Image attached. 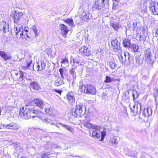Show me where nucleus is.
<instances>
[{
  "instance_id": "obj_46",
  "label": "nucleus",
  "mask_w": 158,
  "mask_h": 158,
  "mask_svg": "<svg viewBox=\"0 0 158 158\" xmlns=\"http://www.w3.org/2000/svg\"><path fill=\"white\" fill-rule=\"evenodd\" d=\"M63 127H64V128H66L68 130L71 132H72L73 131L72 129L71 128V127L69 126L64 124Z\"/></svg>"
},
{
  "instance_id": "obj_56",
  "label": "nucleus",
  "mask_w": 158,
  "mask_h": 158,
  "mask_svg": "<svg viewBox=\"0 0 158 158\" xmlns=\"http://www.w3.org/2000/svg\"><path fill=\"white\" fill-rule=\"evenodd\" d=\"M17 147H18V148H17V147H16V148H17V150H18V149H19V150L20 151V150H21V151H22V148H18L19 146H17Z\"/></svg>"
},
{
  "instance_id": "obj_14",
  "label": "nucleus",
  "mask_w": 158,
  "mask_h": 158,
  "mask_svg": "<svg viewBox=\"0 0 158 158\" xmlns=\"http://www.w3.org/2000/svg\"><path fill=\"white\" fill-rule=\"evenodd\" d=\"M9 28L8 23L4 21H0V30L3 31L4 32L6 33L8 32Z\"/></svg>"
},
{
  "instance_id": "obj_55",
  "label": "nucleus",
  "mask_w": 158,
  "mask_h": 158,
  "mask_svg": "<svg viewBox=\"0 0 158 158\" xmlns=\"http://www.w3.org/2000/svg\"><path fill=\"white\" fill-rule=\"evenodd\" d=\"M158 94V89H157L154 93V95L155 96V95H156L157 96Z\"/></svg>"
},
{
  "instance_id": "obj_12",
  "label": "nucleus",
  "mask_w": 158,
  "mask_h": 158,
  "mask_svg": "<svg viewBox=\"0 0 158 158\" xmlns=\"http://www.w3.org/2000/svg\"><path fill=\"white\" fill-rule=\"evenodd\" d=\"M79 53L84 56H89L91 55V52L86 46H83L81 47L79 50Z\"/></svg>"
},
{
  "instance_id": "obj_43",
  "label": "nucleus",
  "mask_w": 158,
  "mask_h": 158,
  "mask_svg": "<svg viewBox=\"0 0 158 158\" xmlns=\"http://www.w3.org/2000/svg\"><path fill=\"white\" fill-rule=\"evenodd\" d=\"M105 80L104 81V82L106 83L110 82L112 81L113 79L110 78L108 76H106L105 77Z\"/></svg>"
},
{
  "instance_id": "obj_7",
  "label": "nucleus",
  "mask_w": 158,
  "mask_h": 158,
  "mask_svg": "<svg viewBox=\"0 0 158 158\" xmlns=\"http://www.w3.org/2000/svg\"><path fill=\"white\" fill-rule=\"evenodd\" d=\"M21 28L20 26L17 27L15 25L10 31L11 34L15 36L16 38H20L23 35V31H21Z\"/></svg>"
},
{
  "instance_id": "obj_31",
  "label": "nucleus",
  "mask_w": 158,
  "mask_h": 158,
  "mask_svg": "<svg viewBox=\"0 0 158 158\" xmlns=\"http://www.w3.org/2000/svg\"><path fill=\"white\" fill-rule=\"evenodd\" d=\"M69 73L72 75L73 79L74 80L76 78V77L75 69L73 68H72L70 69L69 71Z\"/></svg>"
},
{
  "instance_id": "obj_2",
  "label": "nucleus",
  "mask_w": 158,
  "mask_h": 158,
  "mask_svg": "<svg viewBox=\"0 0 158 158\" xmlns=\"http://www.w3.org/2000/svg\"><path fill=\"white\" fill-rule=\"evenodd\" d=\"M33 111L32 108L23 107L20 109L19 114L25 119H29L32 117L33 118L35 116L33 115L32 111Z\"/></svg>"
},
{
  "instance_id": "obj_23",
  "label": "nucleus",
  "mask_w": 158,
  "mask_h": 158,
  "mask_svg": "<svg viewBox=\"0 0 158 158\" xmlns=\"http://www.w3.org/2000/svg\"><path fill=\"white\" fill-rule=\"evenodd\" d=\"M30 87L34 90H38L40 89L39 85L36 81H33L30 85Z\"/></svg>"
},
{
  "instance_id": "obj_5",
  "label": "nucleus",
  "mask_w": 158,
  "mask_h": 158,
  "mask_svg": "<svg viewBox=\"0 0 158 158\" xmlns=\"http://www.w3.org/2000/svg\"><path fill=\"white\" fill-rule=\"evenodd\" d=\"M109 44L110 49L115 52L119 53L121 51L122 49L120 47V43L117 39L112 40Z\"/></svg>"
},
{
  "instance_id": "obj_20",
  "label": "nucleus",
  "mask_w": 158,
  "mask_h": 158,
  "mask_svg": "<svg viewBox=\"0 0 158 158\" xmlns=\"http://www.w3.org/2000/svg\"><path fill=\"white\" fill-rule=\"evenodd\" d=\"M67 98L69 103H71V104L75 102V98L74 94L72 92H69L68 93L67 95Z\"/></svg>"
},
{
  "instance_id": "obj_61",
  "label": "nucleus",
  "mask_w": 158,
  "mask_h": 158,
  "mask_svg": "<svg viewBox=\"0 0 158 158\" xmlns=\"http://www.w3.org/2000/svg\"><path fill=\"white\" fill-rule=\"evenodd\" d=\"M137 55L135 56V59H136V62L138 60H137Z\"/></svg>"
},
{
  "instance_id": "obj_22",
  "label": "nucleus",
  "mask_w": 158,
  "mask_h": 158,
  "mask_svg": "<svg viewBox=\"0 0 158 158\" xmlns=\"http://www.w3.org/2000/svg\"><path fill=\"white\" fill-rule=\"evenodd\" d=\"M144 53L145 55V57L146 58V61H147L148 63H151V58L152 56H151V52L150 50H147L145 51Z\"/></svg>"
},
{
  "instance_id": "obj_13",
  "label": "nucleus",
  "mask_w": 158,
  "mask_h": 158,
  "mask_svg": "<svg viewBox=\"0 0 158 158\" xmlns=\"http://www.w3.org/2000/svg\"><path fill=\"white\" fill-rule=\"evenodd\" d=\"M119 59L122 64L124 63L126 61L128 60L130 58V55L128 52H124L121 53L118 56Z\"/></svg>"
},
{
  "instance_id": "obj_10",
  "label": "nucleus",
  "mask_w": 158,
  "mask_h": 158,
  "mask_svg": "<svg viewBox=\"0 0 158 158\" xmlns=\"http://www.w3.org/2000/svg\"><path fill=\"white\" fill-rule=\"evenodd\" d=\"M106 135V132L104 131L100 133L99 131L94 130L92 133V135L93 137H96L97 139L101 141L103 140Z\"/></svg>"
},
{
  "instance_id": "obj_15",
  "label": "nucleus",
  "mask_w": 158,
  "mask_h": 158,
  "mask_svg": "<svg viewBox=\"0 0 158 158\" xmlns=\"http://www.w3.org/2000/svg\"><path fill=\"white\" fill-rule=\"evenodd\" d=\"M59 27L61 31L60 33L62 35H66L67 34L69 31V29L67 26L64 24H60Z\"/></svg>"
},
{
  "instance_id": "obj_48",
  "label": "nucleus",
  "mask_w": 158,
  "mask_h": 158,
  "mask_svg": "<svg viewBox=\"0 0 158 158\" xmlns=\"http://www.w3.org/2000/svg\"><path fill=\"white\" fill-rule=\"evenodd\" d=\"M122 115L124 117H127L128 115V114L127 113V110L125 109H124L123 111L122 112Z\"/></svg>"
},
{
  "instance_id": "obj_36",
  "label": "nucleus",
  "mask_w": 158,
  "mask_h": 158,
  "mask_svg": "<svg viewBox=\"0 0 158 158\" xmlns=\"http://www.w3.org/2000/svg\"><path fill=\"white\" fill-rule=\"evenodd\" d=\"M33 69L35 70L34 68H35V69H37L38 71H41L40 70V65L39 64L38 62H36L35 64H34L33 65Z\"/></svg>"
},
{
  "instance_id": "obj_6",
  "label": "nucleus",
  "mask_w": 158,
  "mask_h": 158,
  "mask_svg": "<svg viewBox=\"0 0 158 158\" xmlns=\"http://www.w3.org/2000/svg\"><path fill=\"white\" fill-rule=\"evenodd\" d=\"M31 31L33 32L34 34V36L33 37L31 35H29L28 34L26 33L27 37L28 38H32L33 37V40L32 39V43H35L36 42H39L40 41V39H37L38 36L40 35V33L38 32V29L37 27L35 25H33L31 28Z\"/></svg>"
},
{
  "instance_id": "obj_53",
  "label": "nucleus",
  "mask_w": 158,
  "mask_h": 158,
  "mask_svg": "<svg viewBox=\"0 0 158 158\" xmlns=\"http://www.w3.org/2000/svg\"><path fill=\"white\" fill-rule=\"evenodd\" d=\"M54 90L56 92L61 95V93H62V91L61 90H57V89H54Z\"/></svg>"
},
{
  "instance_id": "obj_60",
  "label": "nucleus",
  "mask_w": 158,
  "mask_h": 158,
  "mask_svg": "<svg viewBox=\"0 0 158 158\" xmlns=\"http://www.w3.org/2000/svg\"><path fill=\"white\" fill-rule=\"evenodd\" d=\"M15 74L16 76H18L19 75V73H15Z\"/></svg>"
},
{
  "instance_id": "obj_50",
  "label": "nucleus",
  "mask_w": 158,
  "mask_h": 158,
  "mask_svg": "<svg viewBox=\"0 0 158 158\" xmlns=\"http://www.w3.org/2000/svg\"><path fill=\"white\" fill-rule=\"evenodd\" d=\"M55 125L56 127L59 128L60 127H63V126H64V124H63L62 123H56V124Z\"/></svg>"
},
{
  "instance_id": "obj_59",
  "label": "nucleus",
  "mask_w": 158,
  "mask_h": 158,
  "mask_svg": "<svg viewBox=\"0 0 158 158\" xmlns=\"http://www.w3.org/2000/svg\"><path fill=\"white\" fill-rule=\"evenodd\" d=\"M132 96L133 98V100H134L135 99V94H133Z\"/></svg>"
},
{
  "instance_id": "obj_35",
  "label": "nucleus",
  "mask_w": 158,
  "mask_h": 158,
  "mask_svg": "<svg viewBox=\"0 0 158 158\" xmlns=\"http://www.w3.org/2000/svg\"><path fill=\"white\" fill-rule=\"evenodd\" d=\"M32 62V60L30 59H29L27 60L26 62V67H24V68L27 69H28L30 67L31 64Z\"/></svg>"
},
{
  "instance_id": "obj_37",
  "label": "nucleus",
  "mask_w": 158,
  "mask_h": 158,
  "mask_svg": "<svg viewBox=\"0 0 158 158\" xmlns=\"http://www.w3.org/2000/svg\"><path fill=\"white\" fill-rule=\"evenodd\" d=\"M120 0H113V9H115L116 6L118 4V2H120Z\"/></svg>"
},
{
  "instance_id": "obj_51",
  "label": "nucleus",
  "mask_w": 158,
  "mask_h": 158,
  "mask_svg": "<svg viewBox=\"0 0 158 158\" xmlns=\"http://www.w3.org/2000/svg\"><path fill=\"white\" fill-rule=\"evenodd\" d=\"M137 23H136V24L135 26H134L135 23H134V31H136V35H137H137L138 34V33H137L138 28L137 27Z\"/></svg>"
},
{
  "instance_id": "obj_47",
  "label": "nucleus",
  "mask_w": 158,
  "mask_h": 158,
  "mask_svg": "<svg viewBox=\"0 0 158 158\" xmlns=\"http://www.w3.org/2000/svg\"><path fill=\"white\" fill-rule=\"evenodd\" d=\"M41 65L40 70H42L43 69H44L45 68L46 64L43 61H41Z\"/></svg>"
},
{
  "instance_id": "obj_8",
  "label": "nucleus",
  "mask_w": 158,
  "mask_h": 158,
  "mask_svg": "<svg viewBox=\"0 0 158 158\" xmlns=\"http://www.w3.org/2000/svg\"><path fill=\"white\" fill-rule=\"evenodd\" d=\"M23 15V13L21 12L15 11L12 12L10 16L14 20V23L17 24L19 23L20 18L22 17Z\"/></svg>"
},
{
  "instance_id": "obj_45",
  "label": "nucleus",
  "mask_w": 158,
  "mask_h": 158,
  "mask_svg": "<svg viewBox=\"0 0 158 158\" xmlns=\"http://www.w3.org/2000/svg\"><path fill=\"white\" fill-rule=\"evenodd\" d=\"M44 108H45V112L48 114H51L52 109H51L50 107L46 108L45 106Z\"/></svg>"
},
{
  "instance_id": "obj_63",
  "label": "nucleus",
  "mask_w": 158,
  "mask_h": 158,
  "mask_svg": "<svg viewBox=\"0 0 158 158\" xmlns=\"http://www.w3.org/2000/svg\"><path fill=\"white\" fill-rule=\"evenodd\" d=\"M1 109H0V115H1Z\"/></svg>"
},
{
  "instance_id": "obj_25",
  "label": "nucleus",
  "mask_w": 158,
  "mask_h": 158,
  "mask_svg": "<svg viewBox=\"0 0 158 158\" xmlns=\"http://www.w3.org/2000/svg\"><path fill=\"white\" fill-rule=\"evenodd\" d=\"M63 79L62 78L61 79L60 77H58L55 80L54 82V85L57 86H59L64 84Z\"/></svg>"
},
{
  "instance_id": "obj_26",
  "label": "nucleus",
  "mask_w": 158,
  "mask_h": 158,
  "mask_svg": "<svg viewBox=\"0 0 158 158\" xmlns=\"http://www.w3.org/2000/svg\"><path fill=\"white\" fill-rule=\"evenodd\" d=\"M140 11L141 12H140L141 15H140L141 16L144 15V13L147 14V9L146 3H144L143 4L142 7H141V11Z\"/></svg>"
},
{
  "instance_id": "obj_38",
  "label": "nucleus",
  "mask_w": 158,
  "mask_h": 158,
  "mask_svg": "<svg viewBox=\"0 0 158 158\" xmlns=\"http://www.w3.org/2000/svg\"><path fill=\"white\" fill-rule=\"evenodd\" d=\"M135 104L133 106V108H131V107H130V109H131V111L133 112V115H135L137 114V109H138L137 105V106H136V111H135V112H136V113L135 114Z\"/></svg>"
},
{
  "instance_id": "obj_42",
  "label": "nucleus",
  "mask_w": 158,
  "mask_h": 158,
  "mask_svg": "<svg viewBox=\"0 0 158 158\" xmlns=\"http://www.w3.org/2000/svg\"><path fill=\"white\" fill-rule=\"evenodd\" d=\"M32 109L34 110L33 111H32L33 115L34 114L37 115L38 114H39L41 113V111L38 109H35L34 108H32Z\"/></svg>"
},
{
  "instance_id": "obj_1",
  "label": "nucleus",
  "mask_w": 158,
  "mask_h": 158,
  "mask_svg": "<svg viewBox=\"0 0 158 158\" xmlns=\"http://www.w3.org/2000/svg\"><path fill=\"white\" fill-rule=\"evenodd\" d=\"M86 111L85 106L82 103H77L75 107H73L71 113L75 117H81L84 115Z\"/></svg>"
},
{
  "instance_id": "obj_9",
  "label": "nucleus",
  "mask_w": 158,
  "mask_h": 158,
  "mask_svg": "<svg viewBox=\"0 0 158 158\" xmlns=\"http://www.w3.org/2000/svg\"><path fill=\"white\" fill-rule=\"evenodd\" d=\"M78 12L80 13V16L81 17L83 21L86 22L89 19L90 14L88 12H85L82 7H81L79 9Z\"/></svg>"
},
{
  "instance_id": "obj_64",
  "label": "nucleus",
  "mask_w": 158,
  "mask_h": 158,
  "mask_svg": "<svg viewBox=\"0 0 158 158\" xmlns=\"http://www.w3.org/2000/svg\"><path fill=\"white\" fill-rule=\"evenodd\" d=\"M138 97V94H137L136 95V97L137 98Z\"/></svg>"
},
{
  "instance_id": "obj_29",
  "label": "nucleus",
  "mask_w": 158,
  "mask_h": 158,
  "mask_svg": "<svg viewBox=\"0 0 158 158\" xmlns=\"http://www.w3.org/2000/svg\"><path fill=\"white\" fill-rule=\"evenodd\" d=\"M64 22L66 23L69 25L71 27H74L73 26V19H67L64 20Z\"/></svg>"
},
{
  "instance_id": "obj_62",
  "label": "nucleus",
  "mask_w": 158,
  "mask_h": 158,
  "mask_svg": "<svg viewBox=\"0 0 158 158\" xmlns=\"http://www.w3.org/2000/svg\"><path fill=\"white\" fill-rule=\"evenodd\" d=\"M141 110H142L141 105V104H140V111H141Z\"/></svg>"
},
{
  "instance_id": "obj_54",
  "label": "nucleus",
  "mask_w": 158,
  "mask_h": 158,
  "mask_svg": "<svg viewBox=\"0 0 158 158\" xmlns=\"http://www.w3.org/2000/svg\"><path fill=\"white\" fill-rule=\"evenodd\" d=\"M3 128H5V125L2 124V123H0V129H2Z\"/></svg>"
},
{
  "instance_id": "obj_57",
  "label": "nucleus",
  "mask_w": 158,
  "mask_h": 158,
  "mask_svg": "<svg viewBox=\"0 0 158 158\" xmlns=\"http://www.w3.org/2000/svg\"><path fill=\"white\" fill-rule=\"evenodd\" d=\"M24 30L26 32H28V31L27 29V28H26V27H25L24 29Z\"/></svg>"
},
{
  "instance_id": "obj_30",
  "label": "nucleus",
  "mask_w": 158,
  "mask_h": 158,
  "mask_svg": "<svg viewBox=\"0 0 158 158\" xmlns=\"http://www.w3.org/2000/svg\"><path fill=\"white\" fill-rule=\"evenodd\" d=\"M110 25L113 28L115 31H117L120 27L119 25L117 23H110Z\"/></svg>"
},
{
  "instance_id": "obj_39",
  "label": "nucleus",
  "mask_w": 158,
  "mask_h": 158,
  "mask_svg": "<svg viewBox=\"0 0 158 158\" xmlns=\"http://www.w3.org/2000/svg\"><path fill=\"white\" fill-rule=\"evenodd\" d=\"M84 125L85 127L88 129L91 128L92 129L93 124H91L88 122H86L84 123Z\"/></svg>"
},
{
  "instance_id": "obj_41",
  "label": "nucleus",
  "mask_w": 158,
  "mask_h": 158,
  "mask_svg": "<svg viewBox=\"0 0 158 158\" xmlns=\"http://www.w3.org/2000/svg\"><path fill=\"white\" fill-rule=\"evenodd\" d=\"M80 57L78 56L77 57H76V58L74 59L73 61V64H74L76 63V64H77V66L78 65L80 62Z\"/></svg>"
},
{
  "instance_id": "obj_33",
  "label": "nucleus",
  "mask_w": 158,
  "mask_h": 158,
  "mask_svg": "<svg viewBox=\"0 0 158 158\" xmlns=\"http://www.w3.org/2000/svg\"><path fill=\"white\" fill-rule=\"evenodd\" d=\"M110 141L111 143H114L115 145H117L118 143L117 139L115 136L111 137L110 139Z\"/></svg>"
},
{
  "instance_id": "obj_52",
  "label": "nucleus",
  "mask_w": 158,
  "mask_h": 158,
  "mask_svg": "<svg viewBox=\"0 0 158 158\" xmlns=\"http://www.w3.org/2000/svg\"><path fill=\"white\" fill-rule=\"evenodd\" d=\"M42 158H48V155L47 154H43L41 156Z\"/></svg>"
},
{
  "instance_id": "obj_17",
  "label": "nucleus",
  "mask_w": 158,
  "mask_h": 158,
  "mask_svg": "<svg viewBox=\"0 0 158 158\" xmlns=\"http://www.w3.org/2000/svg\"><path fill=\"white\" fill-rule=\"evenodd\" d=\"M33 101L36 106L41 109H43L45 106V104L43 103L42 100L40 99H35Z\"/></svg>"
},
{
  "instance_id": "obj_19",
  "label": "nucleus",
  "mask_w": 158,
  "mask_h": 158,
  "mask_svg": "<svg viewBox=\"0 0 158 158\" xmlns=\"http://www.w3.org/2000/svg\"><path fill=\"white\" fill-rule=\"evenodd\" d=\"M152 113V110L151 108H144L142 112V115L145 117H148L151 116Z\"/></svg>"
},
{
  "instance_id": "obj_24",
  "label": "nucleus",
  "mask_w": 158,
  "mask_h": 158,
  "mask_svg": "<svg viewBox=\"0 0 158 158\" xmlns=\"http://www.w3.org/2000/svg\"><path fill=\"white\" fill-rule=\"evenodd\" d=\"M61 63V66L63 68H65L69 65V62L68 59L66 57L64 58H62Z\"/></svg>"
},
{
  "instance_id": "obj_27",
  "label": "nucleus",
  "mask_w": 158,
  "mask_h": 158,
  "mask_svg": "<svg viewBox=\"0 0 158 158\" xmlns=\"http://www.w3.org/2000/svg\"><path fill=\"white\" fill-rule=\"evenodd\" d=\"M123 44L124 47L130 48L131 44L130 40L127 39H125L123 40Z\"/></svg>"
},
{
  "instance_id": "obj_18",
  "label": "nucleus",
  "mask_w": 158,
  "mask_h": 158,
  "mask_svg": "<svg viewBox=\"0 0 158 158\" xmlns=\"http://www.w3.org/2000/svg\"><path fill=\"white\" fill-rule=\"evenodd\" d=\"M139 31L140 40H145L147 35L146 30L143 29V28H140Z\"/></svg>"
},
{
  "instance_id": "obj_3",
  "label": "nucleus",
  "mask_w": 158,
  "mask_h": 158,
  "mask_svg": "<svg viewBox=\"0 0 158 158\" xmlns=\"http://www.w3.org/2000/svg\"><path fill=\"white\" fill-rule=\"evenodd\" d=\"M79 89L81 92L89 94H94L96 92L95 88L93 86L89 84L81 85L80 83Z\"/></svg>"
},
{
  "instance_id": "obj_44",
  "label": "nucleus",
  "mask_w": 158,
  "mask_h": 158,
  "mask_svg": "<svg viewBox=\"0 0 158 158\" xmlns=\"http://www.w3.org/2000/svg\"><path fill=\"white\" fill-rule=\"evenodd\" d=\"M59 72L60 73L61 78L64 79V69H63L60 68L59 70Z\"/></svg>"
},
{
  "instance_id": "obj_58",
  "label": "nucleus",
  "mask_w": 158,
  "mask_h": 158,
  "mask_svg": "<svg viewBox=\"0 0 158 158\" xmlns=\"http://www.w3.org/2000/svg\"><path fill=\"white\" fill-rule=\"evenodd\" d=\"M132 156L134 157L137 158V154H136V155H135L134 156Z\"/></svg>"
},
{
  "instance_id": "obj_49",
  "label": "nucleus",
  "mask_w": 158,
  "mask_h": 158,
  "mask_svg": "<svg viewBox=\"0 0 158 158\" xmlns=\"http://www.w3.org/2000/svg\"><path fill=\"white\" fill-rule=\"evenodd\" d=\"M23 74L22 72H21L19 74V80L20 81H22L23 80Z\"/></svg>"
},
{
  "instance_id": "obj_16",
  "label": "nucleus",
  "mask_w": 158,
  "mask_h": 158,
  "mask_svg": "<svg viewBox=\"0 0 158 158\" xmlns=\"http://www.w3.org/2000/svg\"><path fill=\"white\" fill-rule=\"evenodd\" d=\"M20 128V127L19 125L15 123H12L5 125V128L8 129L17 130Z\"/></svg>"
},
{
  "instance_id": "obj_28",
  "label": "nucleus",
  "mask_w": 158,
  "mask_h": 158,
  "mask_svg": "<svg viewBox=\"0 0 158 158\" xmlns=\"http://www.w3.org/2000/svg\"><path fill=\"white\" fill-rule=\"evenodd\" d=\"M43 122L45 123H48L52 125L56 124V121H52V120L48 118H44L43 120Z\"/></svg>"
},
{
  "instance_id": "obj_34",
  "label": "nucleus",
  "mask_w": 158,
  "mask_h": 158,
  "mask_svg": "<svg viewBox=\"0 0 158 158\" xmlns=\"http://www.w3.org/2000/svg\"><path fill=\"white\" fill-rule=\"evenodd\" d=\"M108 65L112 69H114L116 68V65L115 63L112 61L109 62Z\"/></svg>"
},
{
  "instance_id": "obj_32",
  "label": "nucleus",
  "mask_w": 158,
  "mask_h": 158,
  "mask_svg": "<svg viewBox=\"0 0 158 158\" xmlns=\"http://www.w3.org/2000/svg\"><path fill=\"white\" fill-rule=\"evenodd\" d=\"M130 48L132 49L134 52H137L138 51V46L137 44H133L131 45Z\"/></svg>"
},
{
  "instance_id": "obj_4",
  "label": "nucleus",
  "mask_w": 158,
  "mask_h": 158,
  "mask_svg": "<svg viewBox=\"0 0 158 158\" xmlns=\"http://www.w3.org/2000/svg\"><path fill=\"white\" fill-rule=\"evenodd\" d=\"M109 2V0H96L93 8L100 10L106 8L108 6Z\"/></svg>"
},
{
  "instance_id": "obj_11",
  "label": "nucleus",
  "mask_w": 158,
  "mask_h": 158,
  "mask_svg": "<svg viewBox=\"0 0 158 158\" xmlns=\"http://www.w3.org/2000/svg\"><path fill=\"white\" fill-rule=\"evenodd\" d=\"M149 10L154 15L158 14V3L156 2H152L149 5Z\"/></svg>"
},
{
  "instance_id": "obj_21",
  "label": "nucleus",
  "mask_w": 158,
  "mask_h": 158,
  "mask_svg": "<svg viewBox=\"0 0 158 158\" xmlns=\"http://www.w3.org/2000/svg\"><path fill=\"white\" fill-rule=\"evenodd\" d=\"M0 56L5 61L8 60H11L12 59L11 56L10 54H7L5 52L3 51H0Z\"/></svg>"
},
{
  "instance_id": "obj_40",
  "label": "nucleus",
  "mask_w": 158,
  "mask_h": 158,
  "mask_svg": "<svg viewBox=\"0 0 158 158\" xmlns=\"http://www.w3.org/2000/svg\"><path fill=\"white\" fill-rule=\"evenodd\" d=\"M101 128V127L100 126L95 125L93 124L92 129H94L96 131H99V130Z\"/></svg>"
}]
</instances>
